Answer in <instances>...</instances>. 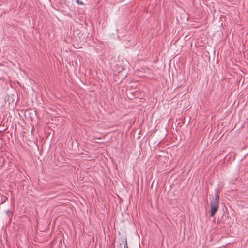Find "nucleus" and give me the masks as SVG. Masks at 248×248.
<instances>
[{"label": "nucleus", "instance_id": "obj_1", "mask_svg": "<svg viewBox=\"0 0 248 248\" xmlns=\"http://www.w3.org/2000/svg\"><path fill=\"white\" fill-rule=\"evenodd\" d=\"M219 196L217 193L215 194V198L210 202L211 214L210 216L213 217L215 214L217 212L219 206Z\"/></svg>", "mask_w": 248, "mask_h": 248}, {"label": "nucleus", "instance_id": "obj_2", "mask_svg": "<svg viewBox=\"0 0 248 248\" xmlns=\"http://www.w3.org/2000/svg\"><path fill=\"white\" fill-rule=\"evenodd\" d=\"M77 2L79 4H80V5H83V2L82 1H80V0H77Z\"/></svg>", "mask_w": 248, "mask_h": 248}, {"label": "nucleus", "instance_id": "obj_3", "mask_svg": "<svg viewBox=\"0 0 248 248\" xmlns=\"http://www.w3.org/2000/svg\"><path fill=\"white\" fill-rule=\"evenodd\" d=\"M124 248H128L126 240L125 241V245H124Z\"/></svg>", "mask_w": 248, "mask_h": 248}]
</instances>
